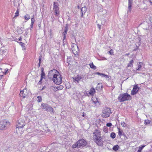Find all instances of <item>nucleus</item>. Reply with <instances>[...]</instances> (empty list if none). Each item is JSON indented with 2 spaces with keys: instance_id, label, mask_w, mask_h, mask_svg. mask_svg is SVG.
I'll return each instance as SVG.
<instances>
[{
  "instance_id": "nucleus-20",
  "label": "nucleus",
  "mask_w": 152,
  "mask_h": 152,
  "mask_svg": "<svg viewBox=\"0 0 152 152\" xmlns=\"http://www.w3.org/2000/svg\"><path fill=\"white\" fill-rule=\"evenodd\" d=\"M81 78L82 77L81 76L77 75V76L75 77V79L74 78V79L75 81L78 82V81L81 79Z\"/></svg>"
},
{
  "instance_id": "nucleus-16",
  "label": "nucleus",
  "mask_w": 152,
  "mask_h": 152,
  "mask_svg": "<svg viewBox=\"0 0 152 152\" xmlns=\"http://www.w3.org/2000/svg\"><path fill=\"white\" fill-rule=\"evenodd\" d=\"M95 92V89L92 88H91L89 92L88 93V94L90 95H93L94 94Z\"/></svg>"
},
{
  "instance_id": "nucleus-54",
  "label": "nucleus",
  "mask_w": 152,
  "mask_h": 152,
  "mask_svg": "<svg viewBox=\"0 0 152 152\" xmlns=\"http://www.w3.org/2000/svg\"><path fill=\"white\" fill-rule=\"evenodd\" d=\"M3 76V75H0V80L1 79L2 77Z\"/></svg>"
},
{
  "instance_id": "nucleus-49",
  "label": "nucleus",
  "mask_w": 152,
  "mask_h": 152,
  "mask_svg": "<svg viewBox=\"0 0 152 152\" xmlns=\"http://www.w3.org/2000/svg\"><path fill=\"white\" fill-rule=\"evenodd\" d=\"M104 74H103V73H101V75H100V76H102V77H104Z\"/></svg>"
},
{
  "instance_id": "nucleus-56",
  "label": "nucleus",
  "mask_w": 152,
  "mask_h": 152,
  "mask_svg": "<svg viewBox=\"0 0 152 152\" xmlns=\"http://www.w3.org/2000/svg\"><path fill=\"white\" fill-rule=\"evenodd\" d=\"M101 21V20H99L98 21H96V23H97L98 22H99V21Z\"/></svg>"
},
{
  "instance_id": "nucleus-50",
  "label": "nucleus",
  "mask_w": 152,
  "mask_h": 152,
  "mask_svg": "<svg viewBox=\"0 0 152 152\" xmlns=\"http://www.w3.org/2000/svg\"><path fill=\"white\" fill-rule=\"evenodd\" d=\"M102 59L104 60H107V59L106 58H105V57H103L102 58Z\"/></svg>"
},
{
  "instance_id": "nucleus-52",
  "label": "nucleus",
  "mask_w": 152,
  "mask_h": 152,
  "mask_svg": "<svg viewBox=\"0 0 152 152\" xmlns=\"http://www.w3.org/2000/svg\"><path fill=\"white\" fill-rule=\"evenodd\" d=\"M51 32H52V30H51V29H50V36L51 35V34H51Z\"/></svg>"
},
{
  "instance_id": "nucleus-40",
  "label": "nucleus",
  "mask_w": 152,
  "mask_h": 152,
  "mask_svg": "<svg viewBox=\"0 0 152 152\" xmlns=\"http://www.w3.org/2000/svg\"><path fill=\"white\" fill-rule=\"evenodd\" d=\"M121 125L123 127H125L126 126V124L124 122H121Z\"/></svg>"
},
{
  "instance_id": "nucleus-35",
  "label": "nucleus",
  "mask_w": 152,
  "mask_h": 152,
  "mask_svg": "<svg viewBox=\"0 0 152 152\" xmlns=\"http://www.w3.org/2000/svg\"><path fill=\"white\" fill-rule=\"evenodd\" d=\"M142 64V62H139V64H138V68L137 69V70H140V68L142 67V66H141Z\"/></svg>"
},
{
  "instance_id": "nucleus-39",
  "label": "nucleus",
  "mask_w": 152,
  "mask_h": 152,
  "mask_svg": "<svg viewBox=\"0 0 152 152\" xmlns=\"http://www.w3.org/2000/svg\"><path fill=\"white\" fill-rule=\"evenodd\" d=\"M108 52L109 53V54L111 55H113V51L112 49H111L110 51H109Z\"/></svg>"
},
{
  "instance_id": "nucleus-31",
  "label": "nucleus",
  "mask_w": 152,
  "mask_h": 152,
  "mask_svg": "<svg viewBox=\"0 0 152 152\" xmlns=\"http://www.w3.org/2000/svg\"><path fill=\"white\" fill-rule=\"evenodd\" d=\"M24 18L26 20H28L30 18L29 15L28 14H26V15L25 16Z\"/></svg>"
},
{
  "instance_id": "nucleus-43",
  "label": "nucleus",
  "mask_w": 152,
  "mask_h": 152,
  "mask_svg": "<svg viewBox=\"0 0 152 152\" xmlns=\"http://www.w3.org/2000/svg\"><path fill=\"white\" fill-rule=\"evenodd\" d=\"M112 124L111 123H107V124L106 126H107H107L110 127L112 126Z\"/></svg>"
},
{
  "instance_id": "nucleus-53",
  "label": "nucleus",
  "mask_w": 152,
  "mask_h": 152,
  "mask_svg": "<svg viewBox=\"0 0 152 152\" xmlns=\"http://www.w3.org/2000/svg\"><path fill=\"white\" fill-rule=\"evenodd\" d=\"M129 54H130L129 53H126L125 54V56H128L129 55Z\"/></svg>"
},
{
  "instance_id": "nucleus-12",
  "label": "nucleus",
  "mask_w": 152,
  "mask_h": 152,
  "mask_svg": "<svg viewBox=\"0 0 152 152\" xmlns=\"http://www.w3.org/2000/svg\"><path fill=\"white\" fill-rule=\"evenodd\" d=\"M26 89H24L23 90H21L19 94L20 97H22L23 98H25L27 95V94L26 92Z\"/></svg>"
},
{
  "instance_id": "nucleus-46",
  "label": "nucleus",
  "mask_w": 152,
  "mask_h": 152,
  "mask_svg": "<svg viewBox=\"0 0 152 152\" xmlns=\"http://www.w3.org/2000/svg\"><path fill=\"white\" fill-rule=\"evenodd\" d=\"M8 69H5V72H4V74H5V75H6L7 73V71H8Z\"/></svg>"
},
{
  "instance_id": "nucleus-38",
  "label": "nucleus",
  "mask_w": 152,
  "mask_h": 152,
  "mask_svg": "<svg viewBox=\"0 0 152 152\" xmlns=\"http://www.w3.org/2000/svg\"><path fill=\"white\" fill-rule=\"evenodd\" d=\"M19 15V10L17 9V10L15 14L14 17L18 16Z\"/></svg>"
},
{
  "instance_id": "nucleus-3",
  "label": "nucleus",
  "mask_w": 152,
  "mask_h": 152,
  "mask_svg": "<svg viewBox=\"0 0 152 152\" xmlns=\"http://www.w3.org/2000/svg\"><path fill=\"white\" fill-rule=\"evenodd\" d=\"M62 79L61 76L59 73L53 75L52 80L55 84L60 85L62 82Z\"/></svg>"
},
{
  "instance_id": "nucleus-10",
  "label": "nucleus",
  "mask_w": 152,
  "mask_h": 152,
  "mask_svg": "<svg viewBox=\"0 0 152 152\" xmlns=\"http://www.w3.org/2000/svg\"><path fill=\"white\" fill-rule=\"evenodd\" d=\"M68 26L67 24H66V26L65 27L64 29V31L63 32V40L64 41L66 37V35L67 34V31L68 30Z\"/></svg>"
},
{
  "instance_id": "nucleus-11",
  "label": "nucleus",
  "mask_w": 152,
  "mask_h": 152,
  "mask_svg": "<svg viewBox=\"0 0 152 152\" xmlns=\"http://www.w3.org/2000/svg\"><path fill=\"white\" fill-rule=\"evenodd\" d=\"M59 74V72H58L57 70L56 69H53V70H51L49 71V72L48 76V78H51V76L53 75H53L55 74Z\"/></svg>"
},
{
  "instance_id": "nucleus-23",
  "label": "nucleus",
  "mask_w": 152,
  "mask_h": 152,
  "mask_svg": "<svg viewBox=\"0 0 152 152\" xmlns=\"http://www.w3.org/2000/svg\"><path fill=\"white\" fill-rule=\"evenodd\" d=\"M53 109L52 107L49 106H48L45 110L48 111H50L53 112Z\"/></svg>"
},
{
  "instance_id": "nucleus-7",
  "label": "nucleus",
  "mask_w": 152,
  "mask_h": 152,
  "mask_svg": "<svg viewBox=\"0 0 152 152\" xmlns=\"http://www.w3.org/2000/svg\"><path fill=\"white\" fill-rule=\"evenodd\" d=\"M73 45H73V46H72V50L74 54H77L79 51L78 46L75 44H73Z\"/></svg>"
},
{
  "instance_id": "nucleus-1",
  "label": "nucleus",
  "mask_w": 152,
  "mask_h": 152,
  "mask_svg": "<svg viewBox=\"0 0 152 152\" xmlns=\"http://www.w3.org/2000/svg\"><path fill=\"white\" fill-rule=\"evenodd\" d=\"M94 141L99 146H102L103 142L100 136V132L98 130H95L94 132Z\"/></svg>"
},
{
  "instance_id": "nucleus-55",
  "label": "nucleus",
  "mask_w": 152,
  "mask_h": 152,
  "mask_svg": "<svg viewBox=\"0 0 152 152\" xmlns=\"http://www.w3.org/2000/svg\"><path fill=\"white\" fill-rule=\"evenodd\" d=\"M149 1L151 4H152V0H149Z\"/></svg>"
},
{
  "instance_id": "nucleus-33",
  "label": "nucleus",
  "mask_w": 152,
  "mask_h": 152,
  "mask_svg": "<svg viewBox=\"0 0 152 152\" xmlns=\"http://www.w3.org/2000/svg\"><path fill=\"white\" fill-rule=\"evenodd\" d=\"M118 134L120 136L122 135L123 131L120 129V128H118Z\"/></svg>"
},
{
  "instance_id": "nucleus-6",
  "label": "nucleus",
  "mask_w": 152,
  "mask_h": 152,
  "mask_svg": "<svg viewBox=\"0 0 152 152\" xmlns=\"http://www.w3.org/2000/svg\"><path fill=\"white\" fill-rule=\"evenodd\" d=\"M78 145L79 148L81 147H84L87 144L86 141L83 139L77 141Z\"/></svg>"
},
{
  "instance_id": "nucleus-14",
  "label": "nucleus",
  "mask_w": 152,
  "mask_h": 152,
  "mask_svg": "<svg viewBox=\"0 0 152 152\" xmlns=\"http://www.w3.org/2000/svg\"><path fill=\"white\" fill-rule=\"evenodd\" d=\"M128 12H130L132 9V0H128Z\"/></svg>"
},
{
  "instance_id": "nucleus-28",
  "label": "nucleus",
  "mask_w": 152,
  "mask_h": 152,
  "mask_svg": "<svg viewBox=\"0 0 152 152\" xmlns=\"http://www.w3.org/2000/svg\"><path fill=\"white\" fill-rule=\"evenodd\" d=\"M77 147L79 148L78 145V143H77V141L72 145V148H75Z\"/></svg>"
},
{
  "instance_id": "nucleus-47",
  "label": "nucleus",
  "mask_w": 152,
  "mask_h": 152,
  "mask_svg": "<svg viewBox=\"0 0 152 152\" xmlns=\"http://www.w3.org/2000/svg\"><path fill=\"white\" fill-rule=\"evenodd\" d=\"M95 74L96 75H100L101 73H100L99 72H96L95 73Z\"/></svg>"
},
{
  "instance_id": "nucleus-26",
  "label": "nucleus",
  "mask_w": 152,
  "mask_h": 152,
  "mask_svg": "<svg viewBox=\"0 0 152 152\" xmlns=\"http://www.w3.org/2000/svg\"><path fill=\"white\" fill-rule=\"evenodd\" d=\"M134 61L133 60H131L128 64L127 65L128 67H131L132 66V63Z\"/></svg>"
},
{
  "instance_id": "nucleus-2",
  "label": "nucleus",
  "mask_w": 152,
  "mask_h": 152,
  "mask_svg": "<svg viewBox=\"0 0 152 152\" xmlns=\"http://www.w3.org/2000/svg\"><path fill=\"white\" fill-rule=\"evenodd\" d=\"M131 99L132 97L130 95L127 93L120 94L118 97V100L120 102L130 100Z\"/></svg>"
},
{
  "instance_id": "nucleus-59",
  "label": "nucleus",
  "mask_w": 152,
  "mask_h": 152,
  "mask_svg": "<svg viewBox=\"0 0 152 152\" xmlns=\"http://www.w3.org/2000/svg\"><path fill=\"white\" fill-rule=\"evenodd\" d=\"M101 88H102V86H101Z\"/></svg>"
},
{
  "instance_id": "nucleus-15",
  "label": "nucleus",
  "mask_w": 152,
  "mask_h": 152,
  "mask_svg": "<svg viewBox=\"0 0 152 152\" xmlns=\"http://www.w3.org/2000/svg\"><path fill=\"white\" fill-rule=\"evenodd\" d=\"M87 10V8L84 7L81 8V17H83V15H84Z\"/></svg>"
},
{
  "instance_id": "nucleus-17",
  "label": "nucleus",
  "mask_w": 152,
  "mask_h": 152,
  "mask_svg": "<svg viewBox=\"0 0 152 152\" xmlns=\"http://www.w3.org/2000/svg\"><path fill=\"white\" fill-rule=\"evenodd\" d=\"M149 24L147 23H145L143 24L142 27L144 29L147 30L148 28Z\"/></svg>"
},
{
  "instance_id": "nucleus-4",
  "label": "nucleus",
  "mask_w": 152,
  "mask_h": 152,
  "mask_svg": "<svg viewBox=\"0 0 152 152\" xmlns=\"http://www.w3.org/2000/svg\"><path fill=\"white\" fill-rule=\"evenodd\" d=\"M102 116L103 117L107 118L112 113L111 109L108 107H105L102 110Z\"/></svg>"
},
{
  "instance_id": "nucleus-30",
  "label": "nucleus",
  "mask_w": 152,
  "mask_h": 152,
  "mask_svg": "<svg viewBox=\"0 0 152 152\" xmlns=\"http://www.w3.org/2000/svg\"><path fill=\"white\" fill-rule=\"evenodd\" d=\"M110 137L113 139H114L115 137V134L114 132H112L110 135Z\"/></svg>"
},
{
  "instance_id": "nucleus-44",
  "label": "nucleus",
  "mask_w": 152,
  "mask_h": 152,
  "mask_svg": "<svg viewBox=\"0 0 152 152\" xmlns=\"http://www.w3.org/2000/svg\"><path fill=\"white\" fill-rule=\"evenodd\" d=\"M135 45H136V48H135L134 49V50L133 51H137L138 50V48H139L138 46H137L136 44H135Z\"/></svg>"
},
{
  "instance_id": "nucleus-13",
  "label": "nucleus",
  "mask_w": 152,
  "mask_h": 152,
  "mask_svg": "<svg viewBox=\"0 0 152 152\" xmlns=\"http://www.w3.org/2000/svg\"><path fill=\"white\" fill-rule=\"evenodd\" d=\"M138 91V87L137 86H135L134 87L133 90L132 91L131 94L132 95L136 94Z\"/></svg>"
},
{
  "instance_id": "nucleus-25",
  "label": "nucleus",
  "mask_w": 152,
  "mask_h": 152,
  "mask_svg": "<svg viewBox=\"0 0 152 152\" xmlns=\"http://www.w3.org/2000/svg\"><path fill=\"white\" fill-rule=\"evenodd\" d=\"M99 99L98 98H95V99H94L93 100V101L95 104H96L97 102H98L99 104L100 103H99Z\"/></svg>"
},
{
  "instance_id": "nucleus-32",
  "label": "nucleus",
  "mask_w": 152,
  "mask_h": 152,
  "mask_svg": "<svg viewBox=\"0 0 152 152\" xmlns=\"http://www.w3.org/2000/svg\"><path fill=\"white\" fill-rule=\"evenodd\" d=\"M151 123V121L148 120H146L145 121L144 124L145 125L149 124Z\"/></svg>"
},
{
  "instance_id": "nucleus-8",
  "label": "nucleus",
  "mask_w": 152,
  "mask_h": 152,
  "mask_svg": "<svg viewBox=\"0 0 152 152\" xmlns=\"http://www.w3.org/2000/svg\"><path fill=\"white\" fill-rule=\"evenodd\" d=\"M53 9L54 10L55 15H57L59 13V8L57 5V3L54 2L53 4Z\"/></svg>"
},
{
  "instance_id": "nucleus-36",
  "label": "nucleus",
  "mask_w": 152,
  "mask_h": 152,
  "mask_svg": "<svg viewBox=\"0 0 152 152\" xmlns=\"http://www.w3.org/2000/svg\"><path fill=\"white\" fill-rule=\"evenodd\" d=\"M48 106V105H47H47H41V108L42 109H44L45 110Z\"/></svg>"
},
{
  "instance_id": "nucleus-29",
  "label": "nucleus",
  "mask_w": 152,
  "mask_h": 152,
  "mask_svg": "<svg viewBox=\"0 0 152 152\" xmlns=\"http://www.w3.org/2000/svg\"><path fill=\"white\" fill-rule=\"evenodd\" d=\"M103 131L105 133H107L108 132V129L107 126H104L103 127Z\"/></svg>"
},
{
  "instance_id": "nucleus-34",
  "label": "nucleus",
  "mask_w": 152,
  "mask_h": 152,
  "mask_svg": "<svg viewBox=\"0 0 152 152\" xmlns=\"http://www.w3.org/2000/svg\"><path fill=\"white\" fill-rule=\"evenodd\" d=\"M103 24L101 22V23H97V25L98 26V28H99V30H100L101 29V27L102 26V25H103Z\"/></svg>"
},
{
  "instance_id": "nucleus-9",
  "label": "nucleus",
  "mask_w": 152,
  "mask_h": 152,
  "mask_svg": "<svg viewBox=\"0 0 152 152\" xmlns=\"http://www.w3.org/2000/svg\"><path fill=\"white\" fill-rule=\"evenodd\" d=\"M25 125V123L23 120H21L19 119L18 120V127L16 128H22Z\"/></svg>"
},
{
  "instance_id": "nucleus-42",
  "label": "nucleus",
  "mask_w": 152,
  "mask_h": 152,
  "mask_svg": "<svg viewBox=\"0 0 152 152\" xmlns=\"http://www.w3.org/2000/svg\"><path fill=\"white\" fill-rule=\"evenodd\" d=\"M71 38L72 39H74L76 41L75 35L72 34L71 36Z\"/></svg>"
},
{
  "instance_id": "nucleus-22",
  "label": "nucleus",
  "mask_w": 152,
  "mask_h": 152,
  "mask_svg": "<svg viewBox=\"0 0 152 152\" xmlns=\"http://www.w3.org/2000/svg\"><path fill=\"white\" fill-rule=\"evenodd\" d=\"M119 146L118 145H116L113 147V149L115 151L118 150Z\"/></svg>"
},
{
  "instance_id": "nucleus-51",
  "label": "nucleus",
  "mask_w": 152,
  "mask_h": 152,
  "mask_svg": "<svg viewBox=\"0 0 152 152\" xmlns=\"http://www.w3.org/2000/svg\"><path fill=\"white\" fill-rule=\"evenodd\" d=\"M18 40L19 41H21L22 40V38H21V37H19L18 39Z\"/></svg>"
},
{
  "instance_id": "nucleus-48",
  "label": "nucleus",
  "mask_w": 152,
  "mask_h": 152,
  "mask_svg": "<svg viewBox=\"0 0 152 152\" xmlns=\"http://www.w3.org/2000/svg\"><path fill=\"white\" fill-rule=\"evenodd\" d=\"M104 77H105L106 78H107L109 77V76L108 75H106L104 74Z\"/></svg>"
},
{
  "instance_id": "nucleus-37",
  "label": "nucleus",
  "mask_w": 152,
  "mask_h": 152,
  "mask_svg": "<svg viewBox=\"0 0 152 152\" xmlns=\"http://www.w3.org/2000/svg\"><path fill=\"white\" fill-rule=\"evenodd\" d=\"M37 98L38 99L37 102H40L42 101V99L41 97L40 96H37Z\"/></svg>"
},
{
  "instance_id": "nucleus-27",
  "label": "nucleus",
  "mask_w": 152,
  "mask_h": 152,
  "mask_svg": "<svg viewBox=\"0 0 152 152\" xmlns=\"http://www.w3.org/2000/svg\"><path fill=\"white\" fill-rule=\"evenodd\" d=\"M42 56L41 55L39 56V62L38 64V66L39 67L40 66V64L41 62V60L42 59Z\"/></svg>"
},
{
  "instance_id": "nucleus-18",
  "label": "nucleus",
  "mask_w": 152,
  "mask_h": 152,
  "mask_svg": "<svg viewBox=\"0 0 152 152\" xmlns=\"http://www.w3.org/2000/svg\"><path fill=\"white\" fill-rule=\"evenodd\" d=\"M45 76V74L44 72V69L42 67L41 69V78H44Z\"/></svg>"
},
{
  "instance_id": "nucleus-19",
  "label": "nucleus",
  "mask_w": 152,
  "mask_h": 152,
  "mask_svg": "<svg viewBox=\"0 0 152 152\" xmlns=\"http://www.w3.org/2000/svg\"><path fill=\"white\" fill-rule=\"evenodd\" d=\"M35 21V20L34 18V16L33 15L31 18V23L30 25L31 28H33V24Z\"/></svg>"
},
{
  "instance_id": "nucleus-45",
  "label": "nucleus",
  "mask_w": 152,
  "mask_h": 152,
  "mask_svg": "<svg viewBox=\"0 0 152 152\" xmlns=\"http://www.w3.org/2000/svg\"><path fill=\"white\" fill-rule=\"evenodd\" d=\"M42 79L43 78H41V79L39 80V82H38V83L39 84H40L41 83H42Z\"/></svg>"
},
{
  "instance_id": "nucleus-58",
  "label": "nucleus",
  "mask_w": 152,
  "mask_h": 152,
  "mask_svg": "<svg viewBox=\"0 0 152 152\" xmlns=\"http://www.w3.org/2000/svg\"><path fill=\"white\" fill-rule=\"evenodd\" d=\"M25 34H26H26H27L25 33Z\"/></svg>"
},
{
  "instance_id": "nucleus-57",
  "label": "nucleus",
  "mask_w": 152,
  "mask_h": 152,
  "mask_svg": "<svg viewBox=\"0 0 152 152\" xmlns=\"http://www.w3.org/2000/svg\"><path fill=\"white\" fill-rule=\"evenodd\" d=\"M82 116L83 117L84 116V114H83Z\"/></svg>"
},
{
  "instance_id": "nucleus-24",
  "label": "nucleus",
  "mask_w": 152,
  "mask_h": 152,
  "mask_svg": "<svg viewBox=\"0 0 152 152\" xmlns=\"http://www.w3.org/2000/svg\"><path fill=\"white\" fill-rule=\"evenodd\" d=\"M145 146V145H141L139 146L138 150L137 152H141L142 149Z\"/></svg>"
},
{
  "instance_id": "nucleus-41",
  "label": "nucleus",
  "mask_w": 152,
  "mask_h": 152,
  "mask_svg": "<svg viewBox=\"0 0 152 152\" xmlns=\"http://www.w3.org/2000/svg\"><path fill=\"white\" fill-rule=\"evenodd\" d=\"M20 45L22 46V47L24 49H25V47L24 46V45L25 44L23 43L22 42H20Z\"/></svg>"
},
{
  "instance_id": "nucleus-21",
  "label": "nucleus",
  "mask_w": 152,
  "mask_h": 152,
  "mask_svg": "<svg viewBox=\"0 0 152 152\" xmlns=\"http://www.w3.org/2000/svg\"><path fill=\"white\" fill-rule=\"evenodd\" d=\"M89 65L91 68H92V69H93L94 70L96 69V66L94 65L93 62L89 64Z\"/></svg>"
},
{
  "instance_id": "nucleus-5",
  "label": "nucleus",
  "mask_w": 152,
  "mask_h": 152,
  "mask_svg": "<svg viewBox=\"0 0 152 152\" xmlns=\"http://www.w3.org/2000/svg\"><path fill=\"white\" fill-rule=\"evenodd\" d=\"M10 123L6 120H4L0 122V129H6L7 126L10 125Z\"/></svg>"
}]
</instances>
